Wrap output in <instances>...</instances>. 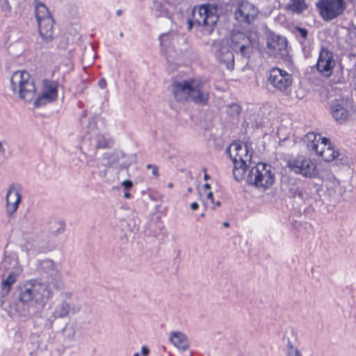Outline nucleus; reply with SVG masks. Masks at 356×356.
Instances as JSON below:
<instances>
[{
  "label": "nucleus",
  "mask_w": 356,
  "mask_h": 356,
  "mask_svg": "<svg viewBox=\"0 0 356 356\" xmlns=\"http://www.w3.org/2000/svg\"><path fill=\"white\" fill-rule=\"evenodd\" d=\"M53 296L49 284L36 280L28 281L18 287V299L20 301L17 309L19 315L27 318H40L47 302Z\"/></svg>",
  "instance_id": "nucleus-1"
},
{
  "label": "nucleus",
  "mask_w": 356,
  "mask_h": 356,
  "mask_svg": "<svg viewBox=\"0 0 356 356\" xmlns=\"http://www.w3.org/2000/svg\"><path fill=\"white\" fill-rule=\"evenodd\" d=\"M218 10L215 5L208 3L200 6L197 11L194 10L193 19H188L187 30L190 31L195 26L202 35H211L219 19Z\"/></svg>",
  "instance_id": "nucleus-2"
},
{
  "label": "nucleus",
  "mask_w": 356,
  "mask_h": 356,
  "mask_svg": "<svg viewBox=\"0 0 356 356\" xmlns=\"http://www.w3.org/2000/svg\"><path fill=\"white\" fill-rule=\"evenodd\" d=\"M225 152L234 163L233 176L237 181L244 179L245 172L251 163L252 154L247 145L233 142L227 147Z\"/></svg>",
  "instance_id": "nucleus-3"
},
{
  "label": "nucleus",
  "mask_w": 356,
  "mask_h": 356,
  "mask_svg": "<svg viewBox=\"0 0 356 356\" xmlns=\"http://www.w3.org/2000/svg\"><path fill=\"white\" fill-rule=\"evenodd\" d=\"M97 116L89 118L87 131L83 138L82 145L96 154L99 149L111 148L114 145L113 139L106 134H101L97 127Z\"/></svg>",
  "instance_id": "nucleus-4"
},
{
  "label": "nucleus",
  "mask_w": 356,
  "mask_h": 356,
  "mask_svg": "<svg viewBox=\"0 0 356 356\" xmlns=\"http://www.w3.org/2000/svg\"><path fill=\"white\" fill-rule=\"evenodd\" d=\"M266 86L273 93L289 97L292 92L293 75L280 67H274L267 72Z\"/></svg>",
  "instance_id": "nucleus-5"
},
{
  "label": "nucleus",
  "mask_w": 356,
  "mask_h": 356,
  "mask_svg": "<svg viewBox=\"0 0 356 356\" xmlns=\"http://www.w3.org/2000/svg\"><path fill=\"white\" fill-rule=\"evenodd\" d=\"M11 90L17 94L19 97L26 102L33 99L36 88L34 79L26 71H16L12 75L10 80Z\"/></svg>",
  "instance_id": "nucleus-6"
},
{
  "label": "nucleus",
  "mask_w": 356,
  "mask_h": 356,
  "mask_svg": "<svg viewBox=\"0 0 356 356\" xmlns=\"http://www.w3.org/2000/svg\"><path fill=\"white\" fill-rule=\"evenodd\" d=\"M246 181L257 188H270L275 182L273 167L267 163H258L249 171Z\"/></svg>",
  "instance_id": "nucleus-7"
},
{
  "label": "nucleus",
  "mask_w": 356,
  "mask_h": 356,
  "mask_svg": "<svg viewBox=\"0 0 356 356\" xmlns=\"http://www.w3.org/2000/svg\"><path fill=\"white\" fill-rule=\"evenodd\" d=\"M317 135L313 132L307 133L305 136L307 147L309 150L314 151L325 162L334 160V148L330 141L325 137H321L316 140Z\"/></svg>",
  "instance_id": "nucleus-8"
},
{
  "label": "nucleus",
  "mask_w": 356,
  "mask_h": 356,
  "mask_svg": "<svg viewBox=\"0 0 356 356\" xmlns=\"http://www.w3.org/2000/svg\"><path fill=\"white\" fill-rule=\"evenodd\" d=\"M266 45L270 56L282 59L286 65L292 63L291 56L289 54L290 48L285 37L272 35L268 38Z\"/></svg>",
  "instance_id": "nucleus-9"
},
{
  "label": "nucleus",
  "mask_w": 356,
  "mask_h": 356,
  "mask_svg": "<svg viewBox=\"0 0 356 356\" xmlns=\"http://www.w3.org/2000/svg\"><path fill=\"white\" fill-rule=\"evenodd\" d=\"M59 83L57 80L44 79L41 81V89L34 100L33 105L40 108L53 103L58 99Z\"/></svg>",
  "instance_id": "nucleus-10"
},
{
  "label": "nucleus",
  "mask_w": 356,
  "mask_h": 356,
  "mask_svg": "<svg viewBox=\"0 0 356 356\" xmlns=\"http://www.w3.org/2000/svg\"><path fill=\"white\" fill-rule=\"evenodd\" d=\"M287 167L296 174L313 178L317 175L316 164L303 155L291 156L287 161Z\"/></svg>",
  "instance_id": "nucleus-11"
},
{
  "label": "nucleus",
  "mask_w": 356,
  "mask_h": 356,
  "mask_svg": "<svg viewBox=\"0 0 356 356\" xmlns=\"http://www.w3.org/2000/svg\"><path fill=\"white\" fill-rule=\"evenodd\" d=\"M230 48L242 57L250 58L253 51V45L250 38L240 31L234 32L231 35Z\"/></svg>",
  "instance_id": "nucleus-12"
},
{
  "label": "nucleus",
  "mask_w": 356,
  "mask_h": 356,
  "mask_svg": "<svg viewBox=\"0 0 356 356\" xmlns=\"http://www.w3.org/2000/svg\"><path fill=\"white\" fill-rule=\"evenodd\" d=\"M333 68V52L327 48L322 47L319 52L317 62L312 67V70H314L316 69L321 76L328 78L332 74Z\"/></svg>",
  "instance_id": "nucleus-13"
},
{
  "label": "nucleus",
  "mask_w": 356,
  "mask_h": 356,
  "mask_svg": "<svg viewBox=\"0 0 356 356\" xmlns=\"http://www.w3.org/2000/svg\"><path fill=\"white\" fill-rule=\"evenodd\" d=\"M211 51L216 60L225 64L227 70L234 69V56L227 44L221 40H214L211 45Z\"/></svg>",
  "instance_id": "nucleus-14"
},
{
  "label": "nucleus",
  "mask_w": 356,
  "mask_h": 356,
  "mask_svg": "<svg viewBox=\"0 0 356 356\" xmlns=\"http://www.w3.org/2000/svg\"><path fill=\"white\" fill-rule=\"evenodd\" d=\"M79 311V308L72 307L67 300H63L58 303L54 311L51 312L46 317L44 323V327L51 329L53 327L54 322L57 318H64L68 315L76 314Z\"/></svg>",
  "instance_id": "nucleus-15"
},
{
  "label": "nucleus",
  "mask_w": 356,
  "mask_h": 356,
  "mask_svg": "<svg viewBox=\"0 0 356 356\" xmlns=\"http://www.w3.org/2000/svg\"><path fill=\"white\" fill-rule=\"evenodd\" d=\"M209 100V92L205 88L203 81L193 79L187 102L205 106Z\"/></svg>",
  "instance_id": "nucleus-16"
},
{
  "label": "nucleus",
  "mask_w": 356,
  "mask_h": 356,
  "mask_svg": "<svg viewBox=\"0 0 356 356\" xmlns=\"http://www.w3.org/2000/svg\"><path fill=\"white\" fill-rule=\"evenodd\" d=\"M23 188L21 184L14 182L9 185L6 195V212L9 216L15 213L22 201Z\"/></svg>",
  "instance_id": "nucleus-17"
},
{
  "label": "nucleus",
  "mask_w": 356,
  "mask_h": 356,
  "mask_svg": "<svg viewBox=\"0 0 356 356\" xmlns=\"http://www.w3.org/2000/svg\"><path fill=\"white\" fill-rule=\"evenodd\" d=\"M259 10L252 3L243 1L234 12L235 19L240 23L250 24L257 17Z\"/></svg>",
  "instance_id": "nucleus-18"
},
{
  "label": "nucleus",
  "mask_w": 356,
  "mask_h": 356,
  "mask_svg": "<svg viewBox=\"0 0 356 356\" xmlns=\"http://www.w3.org/2000/svg\"><path fill=\"white\" fill-rule=\"evenodd\" d=\"M193 80V79H189L172 82L171 84V92L177 102H188Z\"/></svg>",
  "instance_id": "nucleus-19"
},
{
  "label": "nucleus",
  "mask_w": 356,
  "mask_h": 356,
  "mask_svg": "<svg viewBox=\"0 0 356 356\" xmlns=\"http://www.w3.org/2000/svg\"><path fill=\"white\" fill-rule=\"evenodd\" d=\"M54 24L53 17H47L38 22L40 35L46 43L50 42L54 38Z\"/></svg>",
  "instance_id": "nucleus-20"
},
{
  "label": "nucleus",
  "mask_w": 356,
  "mask_h": 356,
  "mask_svg": "<svg viewBox=\"0 0 356 356\" xmlns=\"http://www.w3.org/2000/svg\"><path fill=\"white\" fill-rule=\"evenodd\" d=\"M36 266L38 272L44 277L54 278L58 273L55 264L51 259L38 261Z\"/></svg>",
  "instance_id": "nucleus-21"
},
{
  "label": "nucleus",
  "mask_w": 356,
  "mask_h": 356,
  "mask_svg": "<svg viewBox=\"0 0 356 356\" xmlns=\"http://www.w3.org/2000/svg\"><path fill=\"white\" fill-rule=\"evenodd\" d=\"M0 268L5 271H16L18 269L19 273L22 271V268L19 264L17 254L15 252L5 253Z\"/></svg>",
  "instance_id": "nucleus-22"
},
{
  "label": "nucleus",
  "mask_w": 356,
  "mask_h": 356,
  "mask_svg": "<svg viewBox=\"0 0 356 356\" xmlns=\"http://www.w3.org/2000/svg\"><path fill=\"white\" fill-rule=\"evenodd\" d=\"M316 6L324 20L334 19V0H320L316 3Z\"/></svg>",
  "instance_id": "nucleus-23"
},
{
  "label": "nucleus",
  "mask_w": 356,
  "mask_h": 356,
  "mask_svg": "<svg viewBox=\"0 0 356 356\" xmlns=\"http://www.w3.org/2000/svg\"><path fill=\"white\" fill-rule=\"evenodd\" d=\"M19 273V269L16 271H10L7 278L2 281L1 290L0 292L1 298L6 296L9 293L11 286L16 282L17 277Z\"/></svg>",
  "instance_id": "nucleus-24"
},
{
  "label": "nucleus",
  "mask_w": 356,
  "mask_h": 356,
  "mask_svg": "<svg viewBox=\"0 0 356 356\" xmlns=\"http://www.w3.org/2000/svg\"><path fill=\"white\" fill-rule=\"evenodd\" d=\"M170 340L174 346L183 350L189 346L186 336L181 332H172Z\"/></svg>",
  "instance_id": "nucleus-25"
},
{
  "label": "nucleus",
  "mask_w": 356,
  "mask_h": 356,
  "mask_svg": "<svg viewBox=\"0 0 356 356\" xmlns=\"http://www.w3.org/2000/svg\"><path fill=\"white\" fill-rule=\"evenodd\" d=\"M351 164L352 159L349 156L342 152H337L335 154V167H338L339 170L349 171Z\"/></svg>",
  "instance_id": "nucleus-26"
},
{
  "label": "nucleus",
  "mask_w": 356,
  "mask_h": 356,
  "mask_svg": "<svg viewBox=\"0 0 356 356\" xmlns=\"http://www.w3.org/2000/svg\"><path fill=\"white\" fill-rule=\"evenodd\" d=\"M33 4L37 22L44 20L47 17H52L48 8L44 5V3L40 2L38 0H35L33 1Z\"/></svg>",
  "instance_id": "nucleus-27"
},
{
  "label": "nucleus",
  "mask_w": 356,
  "mask_h": 356,
  "mask_svg": "<svg viewBox=\"0 0 356 356\" xmlns=\"http://www.w3.org/2000/svg\"><path fill=\"white\" fill-rule=\"evenodd\" d=\"M308 8L305 0H290L286 9L293 14H302Z\"/></svg>",
  "instance_id": "nucleus-28"
},
{
  "label": "nucleus",
  "mask_w": 356,
  "mask_h": 356,
  "mask_svg": "<svg viewBox=\"0 0 356 356\" xmlns=\"http://www.w3.org/2000/svg\"><path fill=\"white\" fill-rule=\"evenodd\" d=\"M165 6L166 3L163 0H153L151 9L156 17H169V12Z\"/></svg>",
  "instance_id": "nucleus-29"
},
{
  "label": "nucleus",
  "mask_w": 356,
  "mask_h": 356,
  "mask_svg": "<svg viewBox=\"0 0 356 356\" xmlns=\"http://www.w3.org/2000/svg\"><path fill=\"white\" fill-rule=\"evenodd\" d=\"M48 230L54 236L61 234L65 229V224L63 221L56 218H51L48 220Z\"/></svg>",
  "instance_id": "nucleus-30"
},
{
  "label": "nucleus",
  "mask_w": 356,
  "mask_h": 356,
  "mask_svg": "<svg viewBox=\"0 0 356 356\" xmlns=\"http://www.w3.org/2000/svg\"><path fill=\"white\" fill-rule=\"evenodd\" d=\"M331 80L329 83V87L330 88H324L321 91V97L323 101H327V104L329 106V110L331 115L334 117V101L331 100V97H332V92L334 90L333 87L331 84Z\"/></svg>",
  "instance_id": "nucleus-31"
},
{
  "label": "nucleus",
  "mask_w": 356,
  "mask_h": 356,
  "mask_svg": "<svg viewBox=\"0 0 356 356\" xmlns=\"http://www.w3.org/2000/svg\"><path fill=\"white\" fill-rule=\"evenodd\" d=\"M175 34L172 33H165L159 36L160 45L162 51H165L172 46V42Z\"/></svg>",
  "instance_id": "nucleus-32"
},
{
  "label": "nucleus",
  "mask_w": 356,
  "mask_h": 356,
  "mask_svg": "<svg viewBox=\"0 0 356 356\" xmlns=\"http://www.w3.org/2000/svg\"><path fill=\"white\" fill-rule=\"evenodd\" d=\"M348 106L335 105V120L343 123L348 118Z\"/></svg>",
  "instance_id": "nucleus-33"
},
{
  "label": "nucleus",
  "mask_w": 356,
  "mask_h": 356,
  "mask_svg": "<svg viewBox=\"0 0 356 356\" xmlns=\"http://www.w3.org/2000/svg\"><path fill=\"white\" fill-rule=\"evenodd\" d=\"M125 156L124 153L120 150H115L112 153H106L104 157L107 159L109 164H115Z\"/></svg>",
  "instance_id": "nucleus-34"
},
{
  "label": "nucleus",
  "mask_w": 356,
  "mask_h": 356,
  "mask_svg": "<svg viewBox=\"0 0 356 356\" xmlns=\"http://www.w3.org/2000/svg\"><path fill=\"white\" fill-rule=\"evenodd\" d=\"M241 112V106L236 103L229 105L227 108V113L234 118L238 117Z\"/></svg>",
  "instance_id": "nucleus-35"
},
{
  "label": "nucleus",
  "mask_w": 356,
  "mask_h": 356,
  "mask_svg": "<svg viewBox=\"0 0 356 356\" xmlns=\"http://www.w3.org/2000/svg\"><path fill=\"white\" fill-rule=\"evenodd\" d=\"M0 8L4 17H8L10 16L12 8L8 0H0Z\"/></svg>",
  "instance_id": "nucleus-36"
},
{
  "label": "nucleus",
  "mask_w": 356,
  "mask_h": 356,
  "mask_svg": "<svg viewBox=\"0 0 356 356\" xmlns=\"http://www.w3.org/2000/svg\"><path fill=\"white\" fill-rule=\"evenodd\" d=\"M346 5V0H335V17L343 13Z\"/></svg>",
  "instance_id": "nucleus-37"
},
{
  "label": "nucleus",
  "mask_w": 356,
  "mask_h": 356,
  "mask_svg": "<svg viewBox=\"0 0 356 356\" xmlns=\"http://www.w3.org/2000/svg\"><path fill=\"white\" fill-rule=\"evenodd\" d=\"M287 356H302L298 348H295L291 341L287 344Z\"/></svg>",
  "instance_id": "nucleus-38"
},
{
  "label": "nucleus",
  "mask_w": 356,
  "mask_h": 356,
  "mask_svg": "<svg viewBox=\"0 0 356 356\" xmlns=\"http://www.w3.org/2000/svg\"><path fill=\"white\" fill-rule=\"evenodd\" d=\"M296 29L297 32V35L300 36L301 39H302L303 40H305L308 35L307 30L305 28L301 27H297Z\"/></svg>",
  "instance_id": "nucleus-39"
},
{
  "label": "nucleus",
  "mask_w": 356,
  "mask_h": 356,
  "mask_svg": "<svg viewBox=\"0 0 356 356\" xmlns=\"http://www.w3.org/2000/svg\"><path fill=\"white\" fill-rule=\"evenodd\" d=\"M121 185L124 191H129L133 187V182L131 180H124Z\"/></svg>",
  "instance_id": "nucleus-40"
},
{
  "label": "nucleus",
  "mask_w": 356,
  "mask_h": 356,
  "mask_svg": "<svg viewBox=\"0 0 356 356\" xmlns=\"http://www.w3.org/2000/svg\"><path fill=\"white\" fill-rule=\"evenodd\" d=\"M147 168H149V169H152V175L154 176V177H158L159 176V170H158V168L154 165H152V164H148L147 165Z\"/></svg>",
  "instance_id": "nucleus-41"
},
{
  "label": "nucleus",
  "mask_w": 356,
  "mask_h": 356,
  "mask_svg": "<svg viewBox=\"0 0 356 356\" xmlns=\"http://www.w3.org/2000/svg\"><path fill=\"white\" fill-rule=\"evenodd\" d=\"M97 84L101 89H105L107 86V83L104 78L100 79Z\"/></svg>",
  "instance_id": "nucleus-42"
},
{
  "label": "nucleus",
  "mask_w": 356,
  "mask_h": 356,
  "mask_svg": "<svg viewBox=\"0 0 356 356\" xmlns=\"http://www.w3.org/2000/svg\"><path fill=\"white\" fill-rule=\"evenodd\" d=\"M141 354L143 356H147L149 354V350L147 346H142Z\"/></svg>",
  "instance_id": "nucleus-43"
},
{
  "label": "nucleus",
  "mask_w": 356,
  "mask_h": 356,
  "mask_svg": "<svg viewBox=\"0 0 356 356\" xmlns=\"http://www.w3.org/2000/svg\"><path fill=\"white\" fill-rule=\"evenodd\" d=\"M6 149L4 148L3 142L0 140V156H5Z\"/></svg>",
  "instance_id": "nucleus-44"
},
{
  "label": "nucleus",
  "mask_w": 356,
  "mask_h": 356,
  "mask_svg": "<svg viewBox=\"0 0 356 356\" xmlns=\"http://www.w3.org/2000/svg\"><path fill=\"white\" fill-rule=\"evenodd\" d=\"M190 207L193 211H196L199 208V204L197 202H194L191 204Z\"/></svg>",
  "instance_id": "nucleus-45"
},
{
  "label": "nucleus",
  "mask_w": 356,
  "mask_h": 356,
  "mask_svg": "<svg viewBox=\"0 0 356 356\" xmlns=\"http://www.w3.org/2000/svg\"><path fill=\"white\" fill-rule=\"evenodd\" d=\"M207 199L210 200L211 202H213V195L211 191H209L207 194Z\"/></svg>",
  "instance_id": "nucleus-46"
},
{
  "label": "nucleus",
  "mask_w": 356,
  "mask_h": 356,
  "mask_svg": "<svg viewBox=\"0 0 356 356\" xmlns=\"http://www.w3.org/2000/svg\"><path fill=\"white\" fill-rule=\"evenodd\" d=\"M124 197L126 199H129V198H131V195L129 193V191H125L124 194Z\"/></svg>",
  "instance_id": "nucleus-47"
},
{
  "label": "nucleus",
  "mask_w": 356,
  "mask_h": 356,
  "mask_svg": "<svg viewBox=\"0 0 356 356\" xmlns=\"http://www.w3.org/2000/svg\"><path fill=\"white\" fill-rule=\"evenodd\" d=\"M64 296H65V297L67 299H69V298H71V296H72V293H70V292H65V293H64Z\"/></svg>",
  "instance_id": "nucleus-48"
},
{
  "label": "nucleus",
  "mask_w": 356,
  "mask_h": 356,
  "mask_svg": "<svg viewBox=\"0 0 356 356\" xmlns=\"http://www.w3.org/2000/svg\"><path fill=\"white\" fill-rule=\"evenodd\" d=\"M122 14V9H118L117 11H116V15L118 17H120L121 16V15Z\"/></svg>",
  "instance_id": "nucleus-49"
},
{
  "label": "nucleus",
  "mask_w": 356,
  "mask_h": 356,
  "mask_svg": "<svg viewBox=\"0 0 356 356\" xmlns=\"http://www.w3.org/2000/svg\"><path fill=\"white\" fill-rule=\"evenodd\" d=\"M204 188L206 190H207V189H210L211 186H210V184H205L204 185Z\"/></svg>",
  "instance_id": "nucleus-50"
},
{
  "label": "nucleus",
  "mask_w": 356,
  "mask_h": 356,
  "mask_svg": "<svg viewBox=\"0 0 356 356\" xmlns=\"http://www.w3.org/2000/svg\"><path fill=\"white\" fill-rule=\"evenodd\" d=\"M222 225L225 227H229V223L228 222H224L222 223Z\"/></svg>",
  "instance_id": "nucleus-51"
},
{
  "label": "nucleus",
  "mask_w": 356,
  "mask_h": 356,
  "mask_svg": "<svg viewBox=\"0 0 356 356\" xmlns=\"http://www.w3.org/2000/svg\"><path fill=\"white\" fill-rule=\"evenodd\" d=\"M209 178V176L207 174H205L204 176V179L205 180H207Z\"/></svg>",
  "instance_id": "nucleus-52"
},
{
  "label": "nucleus",
  "mask_w": 356,
  "mask_h": 356,
  "mask_svg": "<svg viewBox=\"0 0 356 356\" xmlns=\"http://www.w3.org/2000/svg\"><path fill=\"white\" fill-rule=\"evenodd\" d=\"M302 50H303V51L305 52V54H306V47H305V46H303V47H302ZM305 56L307 57V54H305Z\"/></svg>",
  "instance_id": "nucleus-53"
},
{
  "label": "nucleus",
  "mask_w": 356,
  "mask_h": 356,
  "mask_svg": "<svg viewBox=\"0 0 356 356\" xmlns=\"http://www.w3.org/2000/svg\"><path fill=\"white\" fill-rule=\"evenodd\" d=\"M168 188H172V187H173V184H172V183H169V184H168Z\"/></svg>",
  "instance_id": "nucleus-54"
},
{
  "label": "nucleus",
  "mask_w": 356,
  "mask_h": 356,
  "mask_svg": "<svg viewBox=\"0 0 356 356\" xmlns=\"http://www.w3.org/2000/svg\"><path fill=\"white\" fill-rule=\"evenodd\" d=\"M220 202L219 201H218V202H216L215 203V206L218 207V206H220Z\"/></svg>",
  "instance_id": "nucleus-55"
},
{
  "label": "nucleus",
  "mask_w": 356,
  "mask_h": 356,
  "mask_svg": "<svg viewBox=\"0 0 356 356\" xmlns=\"http://www.w3.org/2000/svg\"><path fill=\"white\" fill-rule=\"evenodd\" d=\"M120 38H123V37H124V33H123L122 32H121V33H120Z\"/></svg>",
  "instance_id": "nucleus-56"
},
{
  "label": "nucleus",
  "mask_w": 356,
  "mask_h": 356,
  "mask_svg": "<svg viewBox=\"0 0 356 356\" xmlns=\"http://www.w3.org/2000/svg\"><path fill=\"white\" fill-rule=\"evenodd\" d=\"M193 189L191 188H188V192L191 193L192 192Z\"/></svg>",
  "instance_id": "nucleus-57"
},
{
  "label": "nucleus",
  "mask_w": 356,
  "mask_h": 356,
  "mask_svg": "<svg viewBox=\"0 0 356 356\" xmlns=\"http://www.w3.org/2000/svg\"><path fill=\"white\" fill-rule=\"evenodd\" d=\"M347 183H348L347 181H346V182L343 181V183H342V184H343V188H345V186H345V184H347Z\"/></svg>",
  "instance_id": "nucleus-58"
},
{
  "label": "nucleus",
  "mask_w": 356,
  "mask_h": 356,
  "mask_svg": "<svg viewBox=\"0 0 356 356\" xmlns=\"http://www.w3.org/2000/svg\"><path fill=\"white\" fill-rule=\"evenodd\" d=\"M3 304V300H1L0 299V305L1 306Z\"/></svg>",
  "instance_id": "nucleus-59"
},
{
  "label": "nucleus",
  "mask_w": 356,
  "mask_h": 356,
  "mask_svg": "<svg viewBox=\"0 0 356 356\" xmlns=\"http://www.w3.org/2000/svg\"><path fill=\"white\" fill-rule=\"evenodd\" d=\"M133 356H139V353H134V355Z\"/></svg>",
  "instance_id": "nucleus-60"
},
{
  "label": "nucleus",
  "mask_w": 356,
  "mask_h": 356,
  "mask_svg": "<svg viewBox=\"0 0 356 356\" xmlns=\"http://www.w3.org/2000/svg\"><path fill=\"white\" fill-rule=\"evenodd\" d=\"M300 43L302 44V45H303V42L300 39Z\"/></svg>",
  "instance_id": "nucleus-61"
},
{
  "label": "nucleus",
  "mask_w": 356,
  "mask_h": 356,
  "mask_svg": "<svg viewBox=\"0 0 356 356\" xmlns=\"http://www.w3.org/2000/svg\"><path fill=\"white\" fill-rule=\"evenodd\" d=\"M298 195H299V196H300V195H302V192H300V193H298Z\"/></svg>",
  "instance_id": "nucleus-62"
},
{
  "label": "nucleus",
  "mask_w": 356,
  "mask_h": 356,
  "mask_svg": "<svg viewBox=\"0 0 356 356\" xmlns=\"http://www.w3.org/2000/svg\"><path fill=\"white\" fill-rule=\"evenodd\" d=\"M201 216H202V217H204V213H202V214H201Z\"/></svg>",
  "instance_id": "nucleus-63"
}]
</instances>
